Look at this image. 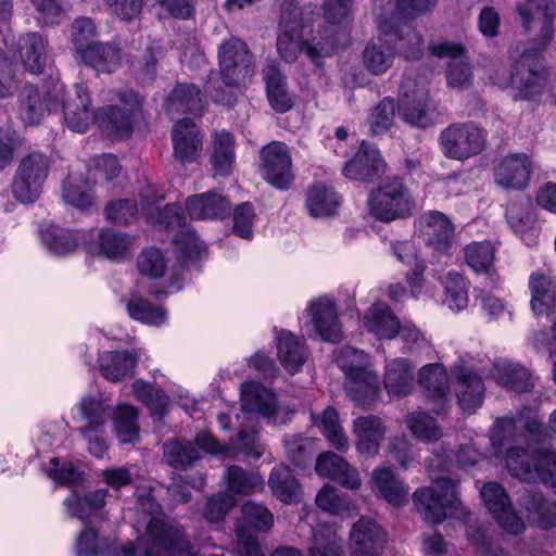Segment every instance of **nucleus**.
I'll return each instance as SVG.
<instances>
[{
    "mask_svg": "<svg viewBox=\"0 0 556 556\" xmlns=\"http://www.w3.org/2000/svg\"><path fill=\"white\" fill-rule=\"evenodd\" d=\"M368 206L372 217L390 223L413 215L415 201L402 178L388 177L370 192Z\"/></svg>",
    "mask_w": 556,
    "mask_h": 556,
    "instance_id": "4",
    "label": "nucleus"
},
{
    "mask_svg": "<svg viewBox=\"0 0 556 556\" xmlns=\"http://www.w3.org/2000/svg\"><path fill=\"white\" fill-rule=\"evenodd\" d=\"M132 390L138 400H140L153 416L162 419L167 410L168 396L155 386L137 379L132 383Z\"/></svg>",
    "mask_w": 556,
    "mask_h": 556,
    "instance_id": "57",
    "label": "nucleus"
},
{
    "mask_svg": "<svg viewBox=\"0 0 556 556\" xmlns=\"http://www.w3.org/2000/svg\"><path fill=\"white\" fill-rule=\"evenodd\" d=\"M20 59L25 70L31 74H40L46 65V43L38 33H29L18 40Z\"/></svg>",
    "mask_w": 556,
    "mask_h": 556,
    "instance_id": "41",
    "label": "nucleus"
},
{
    "mask_svg": "<svg viewBox=\"0 0 556 556\" xmlns=\"http://www.w3.org/2000/svg\"><path fill=\"white\" fill-rule=\"evenodd\" d=\"M519 505L528 513V519L543 530L556 528V503L542 493L525 490L518 498Z\"/></svg>",
    "mask_w": 556,
    "mask_h": 556,
    "instance_id": "28",
    "label": "nucleus"
},
{
    "mask_svg": "<svg viewBox=\"0 0 556 556\" xmlns=\"http://www.w3.org/2000/svg\"><path fill=\"white\" fill-rule=\"evenodd\" d=\"M113 407L94 396L81 399L78 412L85 425L79 428L89 435L90 433H104V426L113 415Z\"/></svg>",
    "mask_w": 556,
    "mask_h": 556,
    "instance_id": "35",
    "label": "nucleus"
},
{
    "mask_svg": "<svg viewBox=\"0 0 556 556\" xmlns=\"http://www.w3.org/2000/svg\"><path fill=\"white\" fill-rule=\"evenodd\" d=\"M387 428L375 415L361 416L353 421L356 450L365 456L372 457L379 452Z\"/></svg>",
    "mask_w": 556,
    "mask_h": 556,
    "instance_id": "22",
    "label": "nucleus"
},
{
    "mask_svg": "<svg viewBox=\"0 0 556 556\" xmlns=\"http://www.w3.org/2000/svg\"><path fill=\"white\" fill-rule=\"evenodd\" d=\"M315 470L319 476L332 479L350 490H357L362 484L357 470L343 457L330 451L318 455Z\"/></svg>",
    "mask_w": 556,
    "mask_h": 556,
    "instance_id": "21",
    "label": "nucleus"
},
{
    "mask_svg": "<svg viewBox=\"0 0 556 556\" xmlns=\"http://www.w3.org/2000/svg\"><path fill=\"white\" fill-rule=\"evenodd\" d=\"M352 556H376L386 543V532L371 518L363 517L351 530Z\"/></svg>",
    "mask_w": 556,
    "mask_h": 556,
    "instance_id": "23",
    "label": "nucleus"
},
{
    "mask_svg": "<svg viewBox=\"0 0 556 556\" xmlns=\"http://www.w3.org/2000/svg\"><path fill=\"white\" fill-rule=\"evenodd\" d=\"M456 395L464 410L476 409L484 397L482 378L471 369H460L456 377Z\"/></svg>",
    "mask_w": 556,
    "mask_h": 556,
    "instance_id": "36",
    "label": "nucleus"
},
{
    "mask_svg": "<svg viewBox=\"0 0 556 556\" xmlns=\"http://www.w3.org/2000/svg\"><path fill=\"white\" fill-rule=\"evenodd\" d=\"M217 58L220 77L227 87H238L253 74V54L238 37L224 40L218 46Z\"/></svg>",
    "mask_w": 556,
    "mask_h": 556,
    "instance_id": "7",
    "label": "nucleus"
},
{
    "mask_svg": "<svg viewBox=\"0 0 556 556\" xmlns=\"http://www.w3.org/2000/svg\"><path fill=\"white\" fill-rule=\"evenodd\" d=\"M139 361L136 350L108 351L99 356V370L103 378L111 382H119L135 375Z\"/></svg>",
    "mask_w": 556,
    "mask_h": 556,
    "instance_id": "25",
    "label": "nucleus"
},
{
    "mask_svg": "<svg viewBox=\"0 0 556 556\" xmlns=\"http://www.w3.org/2000/svg\"><path fill=\"white\" fill-rule=\"evenodd\" d=\"M116 99L123 105H105L96 110L94 123L109 137L126 139L134 130V123L142 115L144 97L132 89L116 92Z\"/></svg>",
    "mask_w": 556,
    "mask_h": 556,
    "instance_id": "3",
    "label": "nucleus"
},
{
    "mask_svg": "<svg viewBox=\"0 0 556 556\" xmlns=\"http://www.w3.org/2000/svg\"><path fill=\"white\" fill-rule=\"evenodd\" d=\"M225 478L228 490L238 495H251L263 491L265 486V481L258 471L238 465L229 466Z\"/></svg>",
    "mask_w": 556,
    "mask_h": 556,
    "instance_id": "44",
    "label": "nucleus"
},
{
    "mask_svg": "<svg viewBox=\"0 0 556 556\" xmlns=\"http://www.w3.org/2000/svg\"><path fill=\"white\" fill-rule=\"evenodd\" d=\"M418 382L425 390L427 396L432 399L442 400L450 390V380L446 369L438 363L421 367L418 375Z\"/></svg>",
    "mask_w": 556,
    "mask_h": 556,
    "instance_id": "49",
    "label": "nucleus"
},
{
    "mask_svg": "<svg viewBox=\"0 0 556 556\" xmlns=\"http://www.w3.org/2000/svg\"><path fill=\"white\" fill-rule=\"evenodd\" d=\"M268 486L273 495L283 504H296L302 500V486L288 466L280 465L273 468Z\"/></svg>",
    "mask_w": 556,
    "mask_h": 556,
    "instance_id": "32",
    "label": "nucleus"
},
{
    "mask_svg": "<svg viewBox=\"0 0 556 556\" xmlns=\"http://www.w3.org/2000/svg\"><path fill=\"white\" fill-rule=\"evenodd\" d=\"M283 446L287 458L295 466L305 468L315 455V441L301 433L286 435Z\"/></svg>",
    "mask_w": 556,
    "mask_h": 556,
    "instance_id": "53",
    "label": "nucleus"
},
{
    "mask_svg": "<svg viewBox=\"0 0 556 556\" xmlns=\"http://www.w3.org/2000/svg\"><path fill=\"white\" fill-rule=\"evenodd\" d=\"M178 247L179 260L187 268L194 267L205 255V243L193 230L182 228L174 237Z\"/></svg>",
    "mask_w": 556,
    "mask_h": 556,
    "instance_id": "51",
    "label": "nucleus"
},
{
    "mask_svg": "<svg viewBox=\"0 0 556 556\" xmlns=\"http://www.w3.org/2000/svg\"><path fill=\"white\" fill-rule=\"evenodd\" d=\"M311 321L315 334L321 340L339 343L343 333L338 320V314L334 303L327 298H319L311 302L309 307Z\"/></svg>",
    "mask_w": 556,
    "mask_h": 556,
    "instance_id": "19",
    "label": "nucleus"
},
{
    "mask_svg": "<svg viewBox=\"0 0 556 556\" xmlns=\"http://www.w3.org/2000/svg\"><path fill=\"white\" fill-rule=\"evenodd\" d=\"M242 409L264 417H273L278 409L276 395L257 383H244L241 387Z\"/></svg>",
    "mask_w": 556,
    "mask_h": 556,
    "instance_id": "33",
    "label": "nucleus"
},
{
    "mask_svg": "<svg viewBox=\"0 0 556 556\" xmlns=\"http://www.w3.org/2000/svg\"><path fill=\"white\" fill-rule=\"evenodd\" d=\"M413 368L407 359L399 358L388 364L384 374V388L390 396H405L414 387Z\"/></svg>",
    "mask_w": 556,
    "mask_h": 556,
    "instance_id": "40",
    "label": "nucleus"
},
{
    "mask_svg": "<svg viewBox=\"0 0 556 556\" xmlns=\"http://www.w3.org/2000/svg\"><path fill=\"white\" fill-rule=\"evenodd\" d=\"M313 416L314 424L321 428L324 435L333 447L343 452L349 448V440L339 422L337 410L328 406L320 416Z\"/></svg>",
    "mask_w": 556,
    "mask_h": 556,
    "instance_id": "54",
    "label": "nucleus"
},
{
    "mask_svg": "<svg viewBox=\"0 0 556 556\" xmlns=\"http://www.w3.org/2000/svg\"><path fill=\"white\" fill-rule=\"evenodd\" d=\"M538 480L556 494V452L540 447L533 452Z\"/></svg>",
    "mask_w": 556,
    "mask_h": 556,
    "instance_id": "61",
    "label": "nucleus"
},
{
    "mask_svg": "<svg viewBox=\"0 0 556 556\" xmlns=\"http://www.w3.org/2000/svg\"><path fill=\"white\" fill-rule=\"evenodd\" d=\"M413 502L425 521L441 523L446 518L447 509L457 506L456 482L448 477L438 478L432 486L417 489Z\"/></svg>",
    "mask_w": 556,
    "mask_h": 556,
    "instance_id": "6",
    "label": "nucleus"
},
{
    "mask_svg": "<svg viewBox=\"0 0 556 556\" xmlns=\"http://www.w3.org/2000/svg\"><path fill=\"white\" fill-rule=\"evenodd\" d=\"M163 198L153 201L148 195L142 197L141 210L148 222L160 228H179L184 225L185 216L178 205L166 204L163 208L157 204Z\"/></svg>",
    "mask_w": 556,
    "mask_h": 556,
    "instance_id": "38",
    "label": "nucleus"
},
{
    "mask_svg": "<svg viewBox=\"0 0 556 556\" xmlns=\"http://www.w3.org/2000/svg\"><path fill=\"white\" fill-rule=\"evenodd\" d=\"M340 205L337 192L323 182L308 188L306 193V207L313 217L334 215Z\"/></svg>",
    "mask_w": 556,
    "mask_h": 556,
    "instance_id": "46",
    "label": "nucleus"
},
{
    "mask_svg": "<svg viewBox=\"0 0 556 556\" xmlns=\"http://www.w3.org/2000/svg\"><path fill=\"white\" fill-rule=\"evenodd\" d=\"M173 156L181 164L198 160L202 152L203 138L191 118L177 121L172 128Z\"/></svg>",
    "mask_w": 556,
    "mask_h": 556,
    "instance_id": "15",
    "label": "nucleus"
},
{
    "mask_svg": "<svg viewBox=\"0 0 556 556\" xmlns=\"http://www.w3.org/2000/svg\"><path fill=\"white\" fill-rule=\"evenodd\" d=\"M380 29L383 37L368 42L363 51V64L370 74L382 75L386 73L392 66L395 55L401 51L407 59L418 60L421 58V38L415 30L408 29L407 36L410 40H415L417 47L403 50L389 40L392 34L384 26H380Z\"/></svg>",
    "mask_w": 556,
    "mask_h": 556,
    "instance_id": "8",
    "label": "nucleus"
},
{
    "mask_svg": "<svg viewBox=\"0 0 556 556\" xmlns=\"http://www.w3.org/2000/svg\"><path fill=\"white\" fill-rule=\"evenodd\" d=\"M481 497L488 510L508 533L519 534L526 526L514 510L506 490L496 482H488L481 489Z\"/></svg>",
    "mask_w": 556,
    "mask_h": 556,
    "instance_id": "14",
    "label": "nucleus"
},
{
    "mask_svg": "<svg viewBox=\"0 0 556 556\" xmlns=\"http://www.w3.org/2000/svg\"><path fill=\"white\" fill-rule=\"evenodd\" d=\"M202 450L210 454H225L227 447L207 431L197 433L194 441L169 439L163 444V457L166 464L178 470H187L200 459Z\"/></svg>",
    "mask_w": 556,
    "mask_h": 556,
    "instance_id": "9",
    "label": "nucleus"
},
{
    "mask_svg": "<svg viewBox=\"0 0 556 556\" xmlns=\"http://www.w3.org/2000/svg\"><path fill=\"white\" fill-rule=\"evenodd\" d=\"M337 363L346 377L345 389L352 401L362 407H370L378 399L380 388L377 374L365 352L352 346L340 350Z\"/></svg>",
    "mask_w": 556,
    "mask_h": 556,
    "instance_id": "2",
    "label": "nucleus"
},
{
    "mask_svg": "<svg viewBox=\"0 0 556 556\" xmlns=\"http://www.w3.org/2000/svg\"><path fill=\"white\" fill-rule=\"evenodd\" d=\"M98 73H112L121 65V51L112 43L93 42L79 54Z\"/></svg>",
    "mask_w": 556,
    "mask_h": 556,
    "instance_id": "39",
    "label": "nucleus"
},
{
    "mask_svg": "<svg viewBox=\"0 0 556 556\" xmlns=\"http://www.w3.org/2000/svg\"><path fill=\"white\" fill-rule=\"evenodd\" d=\"M397 110L400 117L413 127L425 129L434 124L429 113V96L425 90H417L412 96L405 93Z\"/></svg>",
    "mask_w": 556,
    "mask_h": 556,
    "instance_id": "30",
    "label": "nucleus"
},
{
    "mask_svg": "<svg viewBox=\"0 0 556 556\" xmlns=\"http://www.w3.org/2000/svg\"><path fill=\"white\" fill-rule=\"evenodd\" d=\"M81 239L79 231L50 225L40 230L41 243L55 255L73 253Z\"/></svg>",
    "mask_w": 556,
    "mask_h": 556,
    "instance_id": "47",
    "label": "nucleus"
},
{
    "mask_svg": "<svg viewBox=\"0 0 556 556\" xmlns=\"http://www.w3.org/2000/svg\"><path fill=\"white\" fill-rule=\"evenodd\" d=\"M532 163L526 153H510L494 169L495 182L506 189L523 190L528 187Z\"/></svg>",
    "mask_w": 556,
    "mask_h": 556,
    "instance_id": "16",
    "label": "nucleus"
},
{
    "mask_svg": "<svg viewBox=\"0 0 556 556\" xmlns=\"http://www.w3.org/2000/svg\"><path fill=\"white\" fill-rule=\"evenodd\" d=\"M63 86L56 83L46 85L42 89L34 85H26L21 94L20 113L28 124H37L45 112L56 111L61 106Z\"/></svg>",
    "mask_w": 556,
    "mask_h": 556,
    "instance_id": "13",
    "label": "nucleus"
},
{
    "mask_svg": "<svg viewBox=\"0 0 556 556\" xmlns=\"http://www.w3.org/2000/svg\"><path fill=\"white\" fill-rule=\"evenodd\" d=\"M491 375L497 384L515 392H530L533 388L527 368L506 359L495 362Z\"/></svg>",
    "mask_w": 556,
    "mask_h": 556,
    "instance_id": "34",
    "label": "nucleus"
},
{
    "mask_svg": "<svg viewBox=\"0 0 556 556\" xmlns=\"http://www.w3.org/2000/svg\"><path fill=\"white\" fill-rule=\"evenodd\" d=\"M316 505L332 515H343L353 508L350 496L330 485H325L316 495Z\"/></svg>",
    "mask_w": 556,
    "mask_h": 556,
    "instance_id": "59",
    "label": "nucleus"
},
{
    "mask_svg": "<svg viewBox=\"0 0 556 556\" xmlns=\"http://www.w3.org/2000/svg\"><path fill=\"white\" fill-rule=\"evenodd\" d=\"M372 483L380 495L393 506L408 501V488L400 481L390 468H377L371 475Z\"/></svg>",
    "mask_w": 556,
    "mask_h": 556,
    "instance_id": "42",
    "label": "nucleus"
},
{
    "mask_svg": "<svg viewBox=\"0 0 556 556\" xmlns=\"http://www.w3.org/2000/svg\"><path fill=\"white\" fill-rule=\"evenodd\" d=\"M64 118L67 126L77 132H85L94 122L90 94L84 85H75L74 93L66 101L62 99Z\"/></svg>",
    "mask_w": 556,
    "mask_h": 556,
    "instance_id": "20",
    "label": "nucleus"
},
{
    "mask_svg": "<svg viewBox=\"0 0 556 556\" xmlns=\"http://www.w3.org/2000/svg\"><path fill=\"white\" fill-rule=\"evenodd\" d=\"M384 168L386 163L379 151L362 146L354 157L345 164L343 174L349 179L370 181L379 177Z\"/></svg>",
    "mask_w": 556,
    "mask_h": 556,
    "instance_id": "26",
    "label": "nucleus"
},
{
    "mask_svg": "<svg viewBox=\"0 0 556 556\" xmlns=\"http://www.w3.org/2000/svg\"><path fill=\"white\" fill-rule=\"evenodd\" d=\"M63 199L66 203L87 210L92 205V184L76 175H68L63 185Z\"/></svg>",
    "mask_w": 556,
    "mask_h": 556,
    "instance_id": "58",
    "label": "nucleus"
},
{
    "mask_svg": "<svg viewBox=\"0 0 556 556\" xmlns=\"http://www.w3.org/2000/svg\"><path fill=\"white\" fill-rule=\"evenodd\" d=\"M278 357L281 365L290 374L298 372L304 365L307 353L304 341L290 331H281L278 336Z\"/></svg>",
    "mask_w": 556,
    "mask_h": 556,
    "instance_id": "43",
    "label": "nucleus"
},
{
    "mask_svg": "<svg viewBox=\"0 0 556 556\" xmlns=\"http://www.w3.org/2000/svg\"><path fill=\"white\" fill-rule=\"evenodd\" d=\"M531 308L536 316H549L556 306V282L544 274H532L529 279Z\"/></svg>",
    "mask_w": 556,
    "mask_h": 556,
    "instance_id": "31",
    "label": "nucleus"
},
{
    "mask_svg": "<svg viewBox=\"0 0 556 556\" xmlns=\"http://www.w3.org/2000/svg\"><path fill=\"white\" fill-rule=\"evenodd\" d=\"M206 105V98L198 85L177 83L166 97L164 109L174 117L186 113L202 115Z\"/></svg>",
    "mask_w": 556,
    "mask_h": 556,
    "instance_id": "18",
    "label": "nucleus"
},
{
    "mask_svg": "<svg viewBox=\"0 0 556 556\" xmlns=\"http://www.w3.org/2000/svg\"><path fill=\"white\" fill-rule=\"evenodd\" d=\"M395 115V102L391 98H384L368 118V128L371 135L377 136L387 132L393 124Z\"/></svg>",
    "mask_w": 556,
    "mask_h": 556,
    "instance_id": "63",
    "label": "nucleus"
},
{
    "mask_svg": "<svg viewBox=\"0 0 556 556\" xmlns=\"http://www.w3.org/2000/svg\"><path fill=\"white\" fill-rule=\"evenodd\" d=\"M186 210L192 219H224L229 216V200L217 192L193 194L186 200Z\"/></svg>",
    "mask_w": 556,
    "mask_h": 556,
    "instance_id": "24",
    "label": "nucleus"
},
{
    "mask_svg": "<svg viewBox=\"0 0 556 556\" xmlns=\"http://www.w3.org/2000/svg\"><path fill=\"white\" fill-rule=\"evenodd\" d=\"M266 94L271 109L277 113H286L293 108V100L288 91L287 77L275 62L263 68Z\"/></svg>",
    "mask_w": 556,
    "mask_h": 556,
    "instance_id": "29",
    "label": "nucleus"
},
{
    "mask_svg": "<svg viewBox=\"0 0 556 556\" xmlns=\"http://www.w3.org/2000/svg\"><path fill=\"white\" fill-rule=\"evenodd\" d=\"M164 56L161 46H148L140 55L136 56L132 64L142 84H151L157 75V63Z\"/></svg>",
    "mask_w": 556,
    "mask_h": 556,
    "instance_id": "60",
    "label": "nucleus"
},
{
    "mask_svg": "<svg viewBox=\"0 0 556 556\" xmlns=\"http://www.w3.org/2000/svg\"><path fill=\"white\" fill-rule=\"evenodd\" d=\"M526 5L517 8L522 21L525 30L532 28L531 22L534 20L533 11L543 17L540 34L533 38V48L519 52L517 47L510 50V59H514L510 79L511 86L516 90L515 99L532 100L543 93L547 79V70L544 64L542 51L547 48L554 36L555 8L554 0H526Z\"/></svg>",
    "mask_w": 556,
    "mask_h": 556,
    "instance_id": "1",
    "label": "nucleus"
},
{
    "mask_svg": "<svg viewBox=\"0 0 556 556\" xmlns=\"http://www.w3.org/2000/svg\"><path fill=\"white\" fill-rule=\"evenodd\" d=\"M400 321L391 308L382 303L374 304L365 316L368 331L379 339H393L397 336Z\"/></svg>",
    "mask_w": 556,
    "mask_h": 556,
    "instance_id": "45",
    "label": "nucleus"
},
{
    "mask_svg": "<svg viewBox=\"0 0 556 556\" xmlns=\"http://www.w3.org/2000/svg\"><path fill=\"white\" fill-rule=\"evenodd\" d=\"M407 425L414 435L424 441H437L442 435L437 420L426 413H412L407 417Z\"/></svg>",
    "mask_w": 556,
    "mask_h": 556,
    "instance_id": "64",
    "label": "nucleus"
},
{
    "mask_svg": "<svg viewBox=\"0 0 556 556\" xmlns=\"http://www.w3.org/2000/svg\"><path fill=\"white\" fill-rule=\"evenodd\" d=\"M417 229L426 245L438 256H450L456 243V226L440 211L424 212L417 219Z\"/></svg>",
    "mask_w": 556,
    "mask_h": 556,
    "instance_id": "11",
    "label": "nucleus"
},
{
    "mask_svg": "<svg viewBox=\"0 0 556 556\" xmlns=\"http://www.w3.org/2000/svg\"><path fill=\"white\" fill-rule=\"evenodd\" d=\"M235 159L233 135L225 130L216 132L210 157L215 175L228 176L232 170Z\"/></svg>",
    "mask_w": 556,
    "mask_h": 556,
    "instance_id": "48",
    "label": "nucleus"
},
{
    "mask_svg": "<svg viewBox=\"0 0 556 556\" xmlns=\"http://www.w3.org/2000/svg\"><path fill=\"white\" fill-rule=\"evenodd\" d=\"M147 532L153 546L167 551L172 556H198L184 532L160 518L150 519Z\"/></svg>",
    "mask_w": 556,
    "mask_h": 556,
    "instance_id": "17",
    "label": "nucleus"
},
{
    "mask_svg": "<svg viewBox=\"0 0 556 556\" xmlns=\"http://www.w3.org/2000/svg\"><path fill=\"white\" fill-rule=\"evenodd\" d=\"M114 430L121 443H132L139 439L138 412L132 406L113 409Z\"/></svg>",
    "mask_w": 556,
    "mask_h": 556,
    "instance_id": "56",
    "label": "nucleus"
},
{
    "mask_svg": "<svg viewBox=\"0 0 556 556\" xmlns=\"http://www.w3.org/2000/svg\"><path fill=\"white\" fill-rule=\"evenodd\" d=\"M260 173L273 187L290 189L294 174L289 147L281 141H271L260 151Z\"/></svg>",
    "mask_w": 556,
    "mask_h": 556,
    "instance_id": "12",
    "label": "nucleus"
},
{
    "mask_svg": "<svg viewBox=\"0 0 556 556\" xmlns=\"http://www.w3.org/2000/svg\"><path fill=\"white\" fill-rule=\"evenodd\" d=\"M505 466L508 472L526 482H536L538 471L534 470L533 454L519 446H510L505 455Z\"/></svg>",
    "mask_w": 556,
    "mask_h": 556,
    "instance_id": "52",
    "label": "nucleus"
},
{
    "mask_svg": "<svg viewBox=\"0 0 556 556\" xmlns=\"http://www.w3.org/2000/svg\"><path fill=\"white\" fill-rule=\"evenodd\" d=\"M126 308L128 315L142 324L161 326L166 319V309L155 305L137 293L130 294Z\"/></svg>",
    "mask_w": 556,
    "mask_h": 556,
    "instance_id": "50",
    "label": "nucleus"
},
{
    "mask_svg": "<svg viewBox=\"0 0 556 556\" xmlns=\"http://www.w3.org/2000/svg\"><path fill=\"white\" fill-rule=\"evenodd\" d=\"M495 248L490 241H475L464 248V260L475 273L491 274Z\"/></svg>",
    "mask_w": 556,
    "mask_h": 556,
    "instance_id": "55",
    "label": "nucleus"
},
{
    "mask_svg": "<svg viewBox=\"0 0 556 556\" xmlns=\"http://www.w3.org/2000/svg\"><path fill=\"white\" fill-rule=\"evenodd\" d=\"M49 168V159L43 153L31 152L25 155L21 160L12 184L14 197L22 203L36 201L48 177Z\"/></svg>",
    "mask_w": 556,
    "mask_h": 556,
    "instance_id": "10",
    "label": "nucleus"
},
{
    "mask_svg": "<svg viewBox=\"0 0 556 556\" xmlns=\"http://www.w3.org/2000/svg\"><path fill=\"white\" fill-rule=\"evenodd\" d=\"M439 144L445 157L466 161L484 150L486 131L472 122L453 123L440 132Z\"/></svg>",
    "mask_w": 556,
    "mask_h": 556,
    "instance_id": "5",
    "label": "nucleus"
},
{
    "mask_svg": "<svg viewBox=\"0 0 556 556\" xmlns=\"http://www.w3.org/2000/svg\"><path fill=\"white\" fill-rule=\"evenodd\" d=\"M308 556H344L341 539L330 530L314 533Z\"/></svg>",
    "mask_w": 556,
    "mask_h": 556,
    "instance_id": "62",
    "label": "nucleus"
},
{
    "mask_svg": "<svg viewBox=\"0 0 556 556\" xmlns=\"http://www.w3.org/2000/svg\"><path fill=\"white\" fill-rule=\"evenodd\" d=\"M242 517L237 526V535L267 532L274 526V515L256 502L248 501L241 507Z\"/></svg>",
    "mask_w": 556,
    "mask_h": 556,
    "instance_id": "37",
    "label": "nucleus"
},
{
    "mask_svg": "<svg viewBox=\"0 0 556 556\" xmlns=\"http://www.w3.org/2000/svg\"><path fill=\"white\" fill-rule=\"evenodd\" d=\"M134 240L135 238L124 232L112 228H103L97 231L94 244L89 243L88 250L112 261H123L130 253Z\"/></svg>",
    "mask_w": 556,
    "mask_h": 556,
    "instance_id": "27",
    "label": "nucleus"
}]
</instances>
